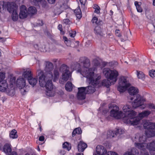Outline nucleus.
Here are the masks:
<instances>
[{"mask_svg":"<svg viewBox=\"0 0 155 155\" xmlns=\"http://www.w3.org/2000/svg\"><path fill=\"white\" fill-rule=\"evenodd\" d=\"M39 140L40 141H43L44 140V137L43 136H41L39 137Z\"/></svg>","mask_w":155,"mask_h":155,"instance_id":"obj_53","label":"nucleus"},{"mask_svg":"<svg viewBox=\"0 0 155 155\" xmlns=\"http://www.w3.org/2000/svg\"><path fill=\"white\" fill-rule=\"evenodd\" d=\"M149 74L151 77H155V71L154 70L150 71L149 72Z\"/></svg>","mask_w":155,"mask_h":155,"instance_id":"obj_43","label":"nucleus"},{"mask_svg":"<svg viewBox=\"0 0 155 155\" xmlns=\"http://www.w3.org/2000/svg\"><path fill=\"white\" fill-rule=\"evenodd\" d=\"M143 126L147 130L145 132L146 136L148 137H152L155 136V123H152L149 120H145L143 122Z\"/></svg>","mask_w":155,"mask_h":155,"instance_id":"obj_7","label":"nucleus"},{"mask_svg":"<svg viewBox=\"0 0 155 155\" xmlns=\"http://www.w3.org/2000/svg\"><path fill=\"white\" fill-rule=\"evenodd\" d=\"M76 43H77V45H78L79 41H76Z\"/></svg>","mask_w":155,"mask_h":155,"instance_id":"obj_62","label":"nucleus"},{"mask_svg":"<svg viewBox=\"0 0 155 155\" xmlns=\"http://www.w3.org/2000/svg\"><path fill=\"white\" fill-rule=\"evenodd\" d=\"M116 135V133L115 131L110 130H108L107 133V137L108 138H112Z\"/></svg>","mask_w":155,"mask_h":155,"instance_id":"obj_31","label":"nucleus"},{"mask_svg":"<svg viewBox=\"0 0 155 155\" xmlns=\"http://www.w3.org/2000/svg\"><path fill=\"white\" fill-rule=\"evenodd\" d=\"M36 12V8L34 7L31 6L28 8V13L29 14H34Z\"/></svg>","mask_w":155,"mask_h":155,"instance_id":"obj_35","label":"nucleus"},{"mask_svg":"<svg viewBox=\"0 0 155 155\" xmlns=\"http://www.w3.org/2000/svg\"><path fill=\"white\" fill-rule=\"evenodd\" d=\"M146 100L145 99V101H143V104L140 106H141V108L142 109H143L146 107H147L150 109H155V106L153 104L149 103L147 104H144V102ZM139 107H140V106Z\"/></svg>","mask_w":155,"mask_h":155,"instance_id":"obj_25","label":"nucleus"},{"mask_svg":"<svg viewBox=\"0 0 155 155\" xmlns=\"http://www.w3.org/2000/svg\"><path fill=\"white\" fill-rule=\"evenodd\" d=\"M58 93L61 95H62L64 94V92L62 91L61 90L58 92Z\"/></svg>","mask_w":155,"mask_h":155,"instance_id":"obj_58","label":"nucleus"},{"mask_svg":"<svg viewBox=\"0 0 155 155\" xmlns=\"http://www.w3.org/2000/svg\"><path fill=\"white\" fill-rule=\"evenodd\" d=\"M39 50L43 52H45L48 51V49L46 48V46L44 44H42L39 47Z\"/></svg>","mask_w":155,"mask_h":155,"instance_id":"obj_37","label":"nucleus"},{"mask_svg":"<svg viewBox=\"0 0 155 155\" xmlns=\"http://www.w3.org/2000/svg\"><path fill=\"white\" fill-rule=\"evenodd\" d=\"M87 87H81L78 88V91L77 94V97L78 100H81L85 99L87 94Z\"/></svg>","mask_w":155,"mask_h":155,"instance_id":"obj_12","label":"nucleus"},{"mask_svg":"<svg viewBox=\"0 0 155 155\" xmlns=\"http://www.w3.org/2000/svg\"><path fill=\"white\" fill-rule=\"evenodd\" d=\"M81 65L82 68L81 71V74L84 77L87 78V59L85 57H82L80 59Z\"/></svg>","mask_w":155,"mask_h":155,"instance_id":"obj_10","label":"nucleus"},{"mask_svg":"<svg viewBox=\"0 0 155 155\" xmlns=\"http://www.w3.org/2000/svg\"><path fill=\"white\" fill-rule=\"evenodd\" d=\"M94 32L96 34L100 36H103L105 34L103 30L98 26H97L95 27Z\"/></svg>","mask_w":155,"mask_h":155,"instance_id":"obj_19","label":"nucleus"},{"mask_svg":"<svg viewBox=\"0 0 155 155\" xmlns=\"http://www.w3.org/2000/svg\"><path fill=\"white\" fill-rule=\"evenodd\" d=\"M58 29L60 31L61 33V34H64V32L62 30V26L61 25H59L58 26Z\"/></svg>","mask_w":155,"mask_h":155,"instance_id":"obj_45","label":"nucleus"},{"mask_svg":"<svg viewBox=\"0 0 155 155\" xmlns=\"http://www.w3.org/2000/svg\"><path fill=\"white\" fill-rule=\"evenodd\" d=\"M94 67L88 70V82L89 83L88 86V94L93 93L96 87L104 86L108 87L111 84H113L116 81L119 74L118 72L115 70H111L109 68H105L103 70V74L109 81L108 79H104L99 83V80L101 76L99 74H94Z\"/></svg>","mask_w":155,"mask_h":155,"instance_id":"obj_1","label":"nucleus"},{"mask_svg":"<svg viewBox=\"0 0 155 155\" xmlns=\"http://www.w3.org/2000/svg\"><path fill=\"white\" fill-rule=\"evenodd\" d=\"M37 24L39 26H42L43 25L42 21H39L38 23H37Z\"/></svg>","mask_w":155,"mask_h":155,"instance_id":"obj_56","label":"nucleus"},{"mask_svg":"<svg viewBox=\"0 0 155 155\" xmlns=\"http://www.w3.org/2000/svg\"><path fill=\"white\" fill-rule=\"evenodd\" d=\"M70 76L71 73L70 72L63 73L62 79L59 80L60 83L62 84H64L65 82L68 80Z\"/></svg>","mask_w":155,"mask_h":155,"instance_id":"obj_16","label":"nucleus"},{"mask_svg":"<svg viewBox=\"0 0 155 155\" xmlns=\"http://www.w3.org/2000/svg\"><path fill=\"white\" fill-rule=\"evenodd\" d=\"M57 60L56 59H54V62H56V61Z\"/></svg>","mask_w":155,"mask_h":155,"instance_id":"obj_64","label":"nucleus"},{"mask_svg":"<svg viewBox=\"0 0 155 155\" xmlns=\"http://www.w3.org/2000/svg\"><path fill=\"white\" fill-rule=\"evenodd\" d=\"M82 131L80 127L74 129L72 133V136L74 137L76 134H80L81 133Z\"/></svg>","mask_w":155,"mask_h":155,"instance_id":"obj_34","label":"nucleus"},{"mask_svg":"<svg viewBox=\"0 0 155 155\" xmlns=\"http://www.w3.org/2000/svg\"><path fill=\"white\" fill-rule=\"evenodd\" d=\"M109 108H111L110 112V116L117 119L123 118V114L122 111L119 110V107L114 104L109 106Z\"/></svg>","mask_w":155,"mask_h":155,"instance_id":"obj_8","label":"nucleus"},{"mask_svg":"<svg viewBox=\"0 0 155 155\" xmlns=\"http://www.w3.org/2000/svg\"><path fill=\"white\" fill-rule=\"evenodd\" d=\"M123 155H139V154L135 148H133L128 149Z\"/></svg>","mask_w":155,"mask_h":155,"instance_id":"obj_17","label":"nucleus"},{"mask_svg":"<svg viewBox=\"0 0 155 155\" xmlns=\"http://www.w3.org/2000/svg\"><path fill=\"white\" fill-rule=\"evenodd\" d=\"M63 39L64 40V42H65V41H67L69 40L66 37L64 36Z\"/></svg>","mask_w":155,"mask_h":155,"instance_id":"obj_59","label":"nucleus"},{"mask_svg":"<svg viewBox=\"0 0 155 155\" xmlns=\"http://www.w3.org/2000/svg\"><path fill=\"white\" fill-rule=\"evenodd\" d=\"M140 2L137 1L135 2L134 3L137 10L139 12H141L142 11V9L140 6Z\"/></svg>","mask_w":155,"mask_h":155,"instance_id":"obj_36","label":"nucleus"},{"mask_svg":"<svg viewBox=\"0 0 155 155\" xmlns=\"http://www.w3.org/2000/svg\"><path fill=\"white\" fill-rule=\"evenodd\" d=\"M34 47L36 50H39V48H38V45L37 44H35L34 45Z\"/></svg>","mask_w":155,"mask_h":155,"instance_id":"obj_54","label":"nucleus"},{"mask_svg":"<svg viewBox=\"0 0 155 155\" xmlns=\"http://www.w3.org/2000/svg\"><path fill=\"white\" fill-rule=\"evenodd\" d=\"M39 83L41 87H45L47 89V91L45 93L46 95L49 97L53 96L54 93L51 91L53 88L52 80L45 81L43 78L41 77L39 79Z\"/></svg>","mask_w":155,"mask_h":155,"instance_id":"obj_6","label":"nucleus"},{"mask_svg":"<svg viewBox=\"0 0 155 155\" xmlns=\"http://www.w3.org/2000/svg\"><path fill=\"white\" fill-rule=\"evenodd\" d=\"M10 155H17V153L15 151H13L9 154Z\"/></svg>","mask_w":155,"mask_h":155,"instance_id":"obj_57","label":"nucleus"},{"mask_svg":"<svg viewBox=\"0 0 155 155\" xmlns=\"http://www.w3.org/2000/svg\"><path fill=\"white\" fill-rule=\"evenodd\" d=\"M94 8L95 9L94 12L98 14L100 13V7L97 5H94Z\"/></svg>","mask_w":155,"mask_h":155,"instance_id":"obj_40","label":"nucleus"},{"mask_svg":"<svg viewBox=\"0 0 155 155\" xmlns=\"http://www.w3.org/2000/svg\"><path fill=\"white\" fill-rule=\"evenodd\" d=\"M28 14L26 7L24 5H21L20 8V11L19 14V17L21 19L26 18Z\"/></svg>","mask_w":155,"mask_h":155,"instance_id":"obj_14","label":"nucleus"},{"mask_svg":"<svg viewBox=\"0 0 155 155\" xmlns=\"http://www.w3.org/2000/svg\"><path fill=\"white\" fill-rule=\"evenodd\" d=\"M130 85L127 77H121L119 79L117 90L120 92H123L126 90Z\"/></svg>","mask_w":155,"mask_h":155,"instance_id":"obj_9","label":"nucleus"},{"mask_svg":"<svg viewBox=\"0 0 155 155\" xmlns=\"http://www.w3.org/2000/svg\"><path fill=\"white\" fill-rule=\"evenodd\" d=\"M5 91L8 95L11 96L14 95L15 94V88L12 86L8 87Z\"/></svg>","mask_w":155,"mask_h":155,"instance_id":"obj_24","label":"nucleus"},{"mask_svg":"<svg viewBox=\"0 0 155 155\" xmlns=\"http://www.w3.org/2000/svg\"><path fill=\"white\" fill-rule=\"evenodd\" d=\"M87 0H80V1L82 5H83L84 6Z\"/></svg>","mask_w":155,"mask_h":155,"instance_id":"obj_51","label":"nucleus"},{"mask_svg":"<svg viewBox=\"0 0 155 155\" xmlns=\"http://www.w3.org/2000/svg\"><path fill=\"white\" fill-rule=\"evenodd\" d=\"M150 113L151 112L149 110H145L139 113L138 116L141 120L144 117H147Z\"/></svg>","mask_w":155,"mask_h":155,"instance_id":"obj_20","label":"nucleus"},{"mask_svg":"<svg viewBox=\"0 0 155 155\" xmlns=\"http://www.w3.org/2000/svg\"><path fill=\"white\" fill-rule=\"evenodd\" d=\"M65 89L68 91H71L72 90V84L70 81H68L65 86Z\"/></svg>","mask_w":155,"mask_h":155,"instance_id":"obj_29","label":"nucleus"},{"mask_svg":"<svg viewBox=\"0 0 155 155\" xmlns=\"http://www.w3.org/2000/svg\"><path fill=\"white\" fill-rule=\"evenodd\" d=\"M17 131L13 129L12 130L9 134V137L10 138L12 139L16 138L18 137V135L17 134Z\"/></svg>","mask_w":155,"mask_h":155,"instance_id":"obj_30","label":"nucleus"},{"mask_svg":"<svg viewBox=\"0 0 155 155\" xmlns=\"http://www.w3.org/2000/svg\"><path fill=\"white\" fill-rule=\"evenodd\" d=\"M29 84L34 87L36 85L38 82V79L37 78H33L32 76L28 80Z\"/></svg>","mask_w":155,"mask_h":155,"instance_id":"obj_26","label":"nucleus"},{"mask_svg":"<svg viewBox=\"0 0 155 155\" xmlns=\"http://www.w3.org/2000/svg\"><path fill=\"white\" fill-rule=\"evenodd\" d=\"M60 71L63 73H66L70 72L69 71V68L67 65L65 64L62 65L60 68Z\"/></svg>","mask_w":155,"mask_h":155,"instance_id":"obj_32","label":"nucleus"},{"mask_svg":"<svg viewBox=\"0 0 155 155\" xmlns=\"http://www.w3.org/2000/svg\"><path fill=\"white\" fill-rule=\"evenodd\" d=\"M132 140L134 142L135 147L142 150L141 151V155H149L147 152H146L147 149L149 150L151 155H155V140L147 144L145 142L146 140L145 136L139 134L133 136Z\"/></svg>","mask_w":155,"mask_h":155,"instance_id":"obj_2","label":"nucleus"},{"mask_svg":"<svg viewBox=\"0 0 155 155\" xmlns=\"http://www.w3.org/2000/svg\"><path fill=\"white\" fill-rule=\"evenodd\" d=\"M63 22L64 23L66 24L69 25L71 23V22L68 19H64L63 20Z\"/></svg>","mask_w":155,"mask_h":155,"instance_id":"obj_47","label":"nucleus"},{"mask_svg":"<svg viewBox=\"0 0 155 155\" xmlns=\"http://www.w3.org/2000/svg\"><path fill=\"white\" fill-rule=\"evenodd\" d=\"M153 4L155 6V0H153Z\"/></svg>","mask_w":155,"mask_h":155,"instance_id":"obj_60","label":"nucleus"},{"mask_svg":"<svg viewBox=\"0 0 155 155\" xmlns=\"http://www.w3.org/2000/svg\"><path fill=\"white\" fill-rule=\"evenodd\" d=\"M69 33L70 36L71 37H74L76 34V31H73L72 30L69 31Z\"/></svg>","mask_w":155,"mask_h":155,"instance_id":"obj_42","label":"nucleus"},{"mask_svg":"<svg viewBox=\"0 0 155 155\" xmlns=\"http://www.w3.org/2000/svg\"><path fill=\"white\" fill-rule=\"evenodd\" d=\"M8 87V84L6 81H2L1 83H0V91H1L4 92Z\"/></svg>","mask_w":155,"mask_h":155,"instance_id":"obj_22","label":"nucleus"},{"mask_svg":"<svg viewBox=\"0 0 155 155\" xmlns=\"http://www.w3.org/2000/svg\"><path fill=\"white\" fill-rule=\"evenodd\" d=\"M124 129L122 128H118L117 129L115 133H116V134H123L124 133Z\"/></svg>","mask_w":155,"mask_h":155,"instance_id":"obj_39","label":"nucleus"},{"mask_svg":"<svg viewBox=\"0 0 155 155\" xmlns=\"http://www.w3.org/2000/svg\"><path fill=\"white\" fill-rule=\"evenodd\" d=\"M23 76L25 78H27L28 80L32 76L31 71L27 70L24 72Z\"/></svg>","mask_w":155,"mask_h":155,"instance_id":"obj_28","label":"nucleus"},{"mask_svg":"<svg viewBox=\"0 0 155 155\" xmlns=\"http://www.w3.org/2000/svg\"><path fill=\"white\" fill-rule=\"evenodd\" d=\"M122 109L124 112L126 113L125 115H123V117L128 115L130 113H131L132 111H134L132 110L131 106L128 104H126L124 105L122 108Z\"/></svg>","mask_w":155,"mask_h":155,"instance_id":"obj_15","label":"nucleus"},{"mask_svg":"<svg viewBox=\"0 0 155 155\" xmlns=\"http://www.w3.org/2000/svg\"><path fill=\"white\" fill-rule=\"evenodd\" d=\"M115 34H116V35L117 36L119 37L120 36V35L119 33V30H117L115 31Z\"/></svg>","mask_w":155,"mask_h":155,"instance_id":"obj_52","label":"nucleus"},{"mask_svg":"<svg viewBox=\"0 0 155 155\" xmlns=\"http://www.w3.org/2000/svg\"><path fill=\"white\" fill-rule=\"evenodd\" d=\"M128 92L130 95L128 97V99L132 100L134 97H136L132 104L133 108H136L143 104V101H145V98L138 94L139 91L137 88L134 87H130L129 89Z\"/></svg>","mask_w":155,"mask_h":155,"instance_id":"obj_4","label":"nucleus"},{"mask_svg":"<svg viewBox=\"0 0 155 155\" xmlns=\"http://www.w3.org/2000/svg\"><path fill=\"white\" fill-rule=\"evenodd\" d=\"M93 63L96 66H97L100 64V62L97 59H95L93 61Z\"/></svg>","mask_w":155,"mask_h":155,"instance_id":"obj_44","label":"nucleus"},{"mask_svg":"<svg viewBox=\"0 0 155 155\" xmlns=\"http://www.w3.org/2000/svg\"><path fill=\"white\" fill-rule=\"evenodd\" d=\"M49 3L53 4L55 1L56 0H47Z\"/></svg>","mask_w":155,"mask_h":155,"instance_id":"obj_55","label":"nucleus"},{"mask_svg":"<svg viewBox=\"0 0 155 155\" xmlns=\"http://www.w3.org/2000/svg\"><path fill=\"white\" fill-rule=\"evenodd\" d=\"M45 67L44 70L45 71V74L43 71L40 70H38L36 72L37 77H38V79L40 77H42L45 81H50L53 80V81H55L58 79L59 77V72L58 71L55 69L54 71V75L53 74L52 71L54 66L53 64L51 62H45Z\"/></svg>","mask_w":155,"mask_h":155,"instance_id":"obj_3","label":"nucleus"},{"mask_svg":"<svg viewBox=\"0 0 155 155\" xmlns=\"http://www.w3.org/2000/svg\"><path fill=\"white\" fill-rule=\"evenodd\" d=\"M137 114L136 112L135 111H132L128 115L125 116L123 117V121L127 124L132 125L134 126H137L139 125L140 119L139 117H136Z\"/></svg>","mask_w":155,"mask_h":155,"instance_id":"obj_5","label":"nucleus"},{"mask_svg":"<svg viewBox=\"0 0 155 155\" xmlns=\"http://www.w3.org/2000/svg\"><path fill=\"white\" fill-rule=\"evenodd\" d=\"M38 150L39 151H40V148H39V147H38Z\"/></svg>","mask_w":155,"mask_h":155,"instance_id":"obj_63","label":"nucleus"},{"mask_svg":"<svg viewBox=\"0 0 155 155\" xmlns=\"http://www.w3.org/2000/svg\"><path fill=\"white\" fill-rule=\"evenodd\" d=\"M65 44L68 46H71V41H70L68 40L65 41Z\"/></svg>","mask_w":155,"mask_h":155,"instance_id":"obj_49","label":"nucleus"},{"mask_svg":"<svg viewBox=\"0 0 155 155\" xmlns=\"http://www.w3.org/2000/svg\"><path fill=\"white\" fill-rule=\"evenodd\" d=\"M87 144L82 142H80L78 145V148L79 152H82L87 147Z\"/></svg>","mask_w":155,"mask_h":155,"instance_id":"obj_21","label":"nucleus"},{"mask_svg":"<svg viewBox=\"0 0 155 155\" xmlns=\"http://www.w3.org/2000/svg\"><path fill=\"white\" fill-rule=\"evenodd\" d=\"M76 155H84L83 153H78Z\"/></svg>","mask_w":155,"mask_h":155,"instance_id":"obj_61","label":"nucleus"},{"mask_svg":"<svg viewBox=\"0 0 155 155\" xmlns=\"http://www.w3.org/2000/svg\"><path fill=\"white\" fill-rule=\"evenodd\" d=\"M74 12L77 18L80 19L81 17V12L80 7L79 6L77 8L74 10Z\"/></svg>","mask_w":155,"mask_h":155,"instance_id":"obj_27","label":"nucleus"},{"mask_svg":"<svg viewBox=\"0 0 155 155\" xmlns=\"http://www.w3.org/2000/svg\"><path fill=\"white\" fill-rule=\"evenodd\" d=\"M17 84L18 87L21 88L24 87L25 86V79L22 78H19L17 80Z\"/></svg>","mask_w":155,"mask_h":155,"instance_id":"obj_18","label":"nucleus"},{"mask_svg":"<svg viewBox=\"0 0 155 155\" xmlns=\"http://www.w3.org/2000/svg\"><path fill=\"white\" fill-rule=\"evenodd\" d=\"M106 155H118V154L115 152L110 151H108Z\"/></svg>","mask_w":155,"mask_h":155,"instance_id":"obj_46","label":"nucleus"},{"mask_svg":"<svg viewBox=\"0 0 155 155\" xmlns=\"http://www.w3.org/2000/svg\"><path fill=\"white\" fill-rule=\"evenodd\" d=\"M7 10L10 13H12V17L14 21H17L18 18V14L16 12V7L12 4H7Z\"/></svg>","mask_w":155,"mask_h":155,"instance_id":"obj_11","label":"nucleus"},{"mask_svg":"<svg viewBox=\"0 0 155 155\" xmlns=\"http://www.w3.org/2000/svg\"><path fill=\"white\" fill-rule=\"evenodd\" d=\"M32 2L35 5H37L38 3L40 2L42 0H31Z\"/></svg>","mask_w":155,"mask_h":155,"instance_id":"obj_48","label":"nucleus"},{"mask_svg":"<svg viewBox=\"0 0 155 155\" xmlns=\"http://www.w3.org/2000/svg\"><path fill=\"white\" fill-rule=\"evenodd\" d=\"M5 77V74L3 73L0 72V83H1L2 81H5L4 80Z\"/></svg>","mask_w":155,"mask_h":155,"instance_id":"obj_41","label":"nucleus"},{"mask_svg":"<svg viewBox=\"0 0 155 155\" xmlns=\"http://www.w3.org/2000/svg\"><path fill=\"white\" fill-rule=\"evenodd\" d=\"M97 154L94 153L93 155H106L107 152L104 147L101 145H97L96 148Z\"/></svg>","mask_w":155,"mask_h":155,"instance_id":"obj_13","label":"nucleus"},{"mask_svg":"<svg viewBox=\"0 0 155 155\" xmlns=\"http://www.w3.org/2000/svg\"><path fill=\"white\" fill-rule=\"evenodd\" d=\"M4 152L7 155H9L12 151L10 145L8 143L5 144L3 147Z\"/></svg>","mask_w":155,"mask_h":155,"instance_id":"obj_23","label":"nucleus"},{"mask_svg":"<svg viewBox=\"0 0 155 155\" xmlns=\"http://www.w3.org/2000/svg\"><path fill=\"white\" fill-rule=\"evenodd\" d=\"M67 142H65L63 144V147L64 148H67L68 150H69L70 149V148L69 149L67 147Z\"/></svg>","mask_w":155,"mask_h":155,"instance_id":"obj_50","label":"nucleus"},{"mask_svg":"<svg viewBox=\"0 0 155 155\" xmlns=\"http://www.w3.org/2000/svg\"><path fill=\"white\" fill-rule=\"evenodd\" d=\"M92 21L93 23H95L97 25H100L101 24V22H102V21H100L99 22H98V18L96 17L95 16L94 17L92 20Z\"/></svg>","mask_w":155,"mask_h":155,"instance_id":"obj_38","label":"nucleus"},{"mask_svg":"<svg viewBox=\"0 0 155 155\" xmlns=\"http://www.w3.org/2000/svg\"><path fill=\"white\" fill-rule=\"evenodd\" d=\"M137 76L138 78L143 80L145 78V74L141 71H137Z\"/></svg>","mask_w":155,"mask_h":155,"instance_id":"obj_33","label":"nucleus"}]
</instances>
